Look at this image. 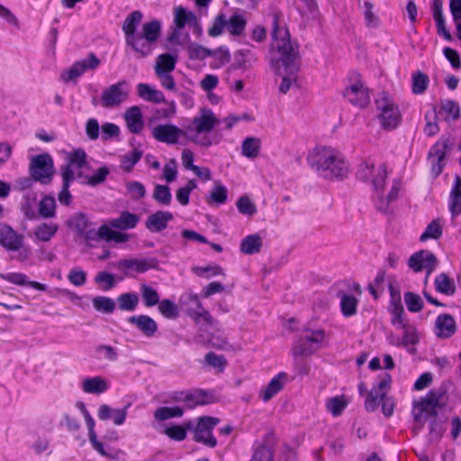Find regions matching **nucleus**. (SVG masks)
Instances as JSON below:
<instances>
[{
    "label": "nucleus",
    "mask_w": 461,
    "mask_h": 461,
    "mask_svg": "<svg viewBox=\"0 0 461 461\" xmlns=\"http://www.w3.org/2000/svg\"><path fill=\"white\" fill-rule=\"evenodd\" d=\"M153 198L160 204L169 205L172 199L170 188L167 185H156L153 192Z\"/></svg>",
    "instance_id": "obj_53"
},
{
    "label": "nucleus",
    "mask_w": 461,
    "mask_h": 461,
    "mask_svg": "<svg viewBox=\"0 0 461 461\" xmlns=\"http://www.w3.org/2000/svg\"><path fill=\"white\" fill-rule=\"evenodd\" d=\"M176 57L172 54L165 53L158 55L154 68L156 75L171 73L176 68Z\"/></svg>",
    "instance_id": "obj_34"
},
{
    "label": "nucleus",
    "mask_w": 461,
    "mask_h": 461,
    "mask_svg": "<svg viewBox=\"0 0 461 461\" xmlns=\"http://www.w3.org/2000/svg\"><path fill=\"white\" fill-rule=\"evenodd\" d=\"M69 226L87 240H95L99 238V229L96 230L95 225L90 222L83 213L74 215L68 221Z\"/></svg>",
    "instance_id": "obj_23"
},
{
    "label": "nucleus",
    "mask_w": 461,
    "mask_h": 461,
    "mask_svg": "<svg viewBox=\"0 0 461 461\" xmlns=\"http://www.w3.org/2000/svg\"><path fill=\"white\" fill-rule=\"evenodd\" d=\"M2 278H4L5 281L14 284V285H28L29 286H31L36 290H39V291H46L47 290L46 285L41 284L36 281L28 282L27 276L22 273H8V274L3 275Z\"/></svg>",
    "instance_id": "obj_37"
},
{
    "label": "nucleus",
    "mask_w": 461,
    "mask_h": 461,
    "mask_svg": "<svg viewBox=\"0 0 461 461\" xmlns=\"http://www.w3.org/2000/svg\"><path fill=\"white\" fill-rule=\"evenodd\" d=\"M173 220L170 212L158 211L148 216L145 225L151 232H159L167 227V223Z\"/></svg>",
    "instance_id": "obj_27"
},
{
    "label": "nucleus",
    "mask_w": 461,
    "mask_h": 461,
    "mask_svg": "<svg viewBox=\"0 0 461 461\" xmlns=\"http://www.w3.org/2000/svg\"><path fill=\"white\" fill-rule=\"evenodd\" d=\"M126 189L131 197L134 200H139L146 195L145 186L138 181H129L126 183Z\"/></svg>",
    "instance_id": "obj_63"
},
{
    "label": "nucleus",
    "mask_w": 461,
    "mask_h": 461,
    "mask_svg": "<svg viewBox=\"0 0 461 461\" xmlns=\"http://www.w3.org/2000/svg\"><path fill=\"white\" fill-rule=\"evenodd\" d=\"M227 188L219 182H215L211 191L210 200L213 203L222 204L227 200Z\"/></svg>",
    "instance_id": "obj_60"
},
{
    "label": "nucleus",
    "mask_w": 461,
    "mask_h": 461,
    "mask_svg": "<svg viewBox=\"0 0 461 461\" xmlns=\"http://www.w3.org/2000/svg\"><path fill=\"white\" fill-rule=\"evenodd\" d=\"M392 377L384 372L377 376L376 384L366 393L365 400V409L373 412L382 405L383 413L385 416H391L394 409V401L387 396V393L391 388Z\"/></svg>",
    "instance_id": "obj_6"
},
{
    "label": "nucleus",
    "mask_w": 461,
    "mask_h": 461,
    "mask_svg": "<svg viewBox=\"0 0 461 461\" xmlns=\"http://www.w3.org/2000/svg\"><path fill=\"white\" fill-rule=\"evenodd\" d=\"M173 15L174 24L178 29H184L185 26L194 27L197 24V18L195 14L183 6L175 7Z\"/></svg>",
    "instance_id": "obj_30"
},
{
    "label": "nucleus",
    "mask_w": 461,
    "mask_h": 461,
    "mask_svg": "<svg viewBox=\"0 0 461 461\" xmlns=\"http://www.w3.org/2000/svg\"><path fill=\"white\" fill-rule=\"evenodd\" d=\"M261 149V141L256 137L246 138L241 145V154L250 159L256 158Z\"/></svg>",
    "instance_id": "obj_38"
},
{
    "label": "nucleus",
    "mask_w": 461,
    "mask_h": 461,
    "mask_svg": "<svg viewBox=\"0 0 461 461\" xmlns=\"http://www.w3.org/2000/svg\"><path fill=\"white\" fill-rule=\"evenodd\" d=\"M204 360L207 365L213 367L217 372H222L227 366V360L223 356L209 352L205 355Z\"/></svg>",
    "instance_id": "obj_57"
},
{
    "label": "nucleus",
    "mask_w": 461,
    "mask_h": 461,
    "mask_svg": "<svg viewBox=\"0 0 461 461\" xmlns=\"http://www.w3.org/2000/svg\"><path fill=\"white\" fill-rule=\"evenodd\" d=\"M375 104L382 127L385 130L395 129L401 122V113L393 101L387 95L382 94Z\"/></svg>",
    "instance_id": "obj_9"
},
{
    "label": "nucleus",
    "mask_w": 461,
    "mask_h": 461,
    "mask_svg": "<svg viewBox=\"0 0 461 461\" xmlns=\"http://www.w3.org/2000/svg\"><path fill=\"white\" fill-rule=\"evenodd\" d=\"M247 24L245 17L240 14H234L226 18V29L232 35H240Z\"/></svg>",
    "instance_id": "obj_42"
},
{
    "label": "nucleus",
    "mask_w": 461,
    "mask_h": 461,
    "mask_svg": "<svg viewBox=\"0 0 461 461\" xmlns=\"http://www.w3.org/2000/svg\"><path fill=\"white\" fill-rule=\"evenodd\" d=\"M57 203L51 195H45L39 203V213L41 217L49 219L56 216Z\"/></svg>",
    "instance_id": "obj_43"
},
{
    "label": "nucleus",
    "mask_w": 461,
    "mask_h": 461,
    "mask_svg": "<svg viewBox=\"0 0 461 461\" xmlns=\"http://www.w3.org/2000/svg\"><path fill=\"white\" fill-rule=\"evenodd\" d=\"M437 266L436 257L429 250H420L412 255L409 259V267L414 272H426L425 284L428 283L429 275L434 271Z\"/></svg>",
    "instance_id": "obj_18"
},
{
    "label": "nucleus",
    "mask_w": 461,
    "mask_h": 461,
    "mask_svg": "<svg viewBox=\"0 0 461 461\" xmlns=\"http://www.w3.org/2000/svg\"><path fill=\"white\" fill-rule=\"evenodd\" d=\"M0 245L11 253L14 260L23 263L32 258V248L24 243V236L3 222H0Z\"/></svg>",
    "instance_id": "obj_8"
},
{
    "label": "nucleus",
    "mask_w": 461,
    "mask_h": 461,
    "mask_svg": "<svg viewBox=\"0 0 461 461\" xmlns=\"http://www.w3.org/2000/svg\"><path fill=\"white\" fill-rule=\"evenodd\" d=\"M29 171L31 176L43 185L51 182L54 175V166L52 158L49 154H40L31 159Z\"/></svg>",
    "instance_id": "obj_11"
},
{
    "label": "nucleus",
    "mask_w": 461,
    "mask_h": 461,
    "mask_svg": "<svg viewBox=\"0 0 461 461\" xmlns=\"http://www.w3.org/2000/svg\"><path fill=\"white\" fill-rule=\"evenodd\" d=\"M94 308L101 312L111 313L115 309V303L112 298L96 296L93 299Z\"/></svg>",
    "instance_id": "obj_52"
},
{
    "label": "nucleus",
    "mask_w": 461,
    "mask_h": 461,
    "mask_svg": "<svg viewBox=\"0 0 461 461\" xmlns=\"http://www.w3.org/2000/svg\"><path fill=\"white\" fill-rule=\"evenodd\" d=\"M142 153L139 150H132L122 158L121 167L125 171H131L134 165L140 159Z\"/></svg>",
    "instance_id": "obj_64"
},
{
    "label": "nucleus",
    "mask_w": 461,
    "mask_h": 461,
    "mask_svg": "<svg viewBox=\"0 0 461 461\" xmlns=\"http://www.w3.org/2000/svg\"><path fill=\"white\" fill-rule=\"evenodd\" d=\"M146 338H152L158 330V323L149 315H133L127 319Z\"/></svg>",
    "instance_id": "obj_24"
},
{
    "label": "nucleus",
    "mask_w": 461,
    "mask_h": 461,
    "mask_svg": "<svg viewBox=\"0 0 461 461\" xmlns=\"http://www.w3.org/2000/svg\"><path fill=\"white\" fill-rule=\"evenodd\" d=\"M449 210L453 219L461 213V179L458 176L456 178L450 192Z\"/></svg>",
    "instance_id": "obj_33"
},
{
    "label": "nucleus",
    "mask_w": 461,
    "mask_h": 461,
    "mask_svg": "<svg viewBox=\"0 0 461 461\" xmlns=\"http://www.w3.org/2000/svg\"><path fill=\"white\" fill-rule=\"evenodd\" d=\"M429 77L425 74L418 71L412 75L411 91L415 95H420L425 92L429 85Z\"/></svg>",
    "instance_id": "obj_51"
},
{
    "label": "nucleus",
    "mask_w": 461,
    "mask_h": 461,
    "mask_svg": "<svg viewBox=\"0 0 461 461\" xmlns=\"http://www.w3.org/2000/svg\"><path fill=\"white\" fill-rule=\"evenodd\" d=\"M357 177L372 186V201L377 211L385 215H393L399 209V202L403 190L401 176L394 177L385 191L384 185L388 176L384 163L373 158H366L357 167Z\"/></svg>",
    "instance_id": "obj_2"
},
{
    "label": "nucleus",
    "mask_w": 461,
    "mask_h": 461,
    "mask_svg": "<svg viewBox=\"0 0 461 461\" xmlns=\"http://www.w3.org/2000/svg\"><path fill=\"white\" fill-rule=\"evenodd\" d=\"M348 404V399L344 395L334 396L327 399L325 406L327 411L333 416L338 417L341 415L343 411Z\"/></svg>",
    "instance_id": "obj_39"
},
{
    "label": "nucleus",
    "mask_w": 461,
    "mask_h": 461,
    "mask_svg": "<svg viewBox=\"0 0 461 461\" xmlns=\"http://www.w3.org/2000/svg\"><path fill=\"white\" fill-rule=\"evenodd\" d=\"M206 394L202 390H196L194 392H186V397L185 399V405L186 408L192 409L198 405L207 404Z\"/></svg>",
    "instance_id": "obj_49"
},
{
    "label": "nucleus",
    "mask_w": 461,
    "mask_h": 461,
    "mask_svg": "<svg viewBox=\"0 0 461 461\" xmlns=\"http://www.w3.org/2000/svg\"><path fill=\"white\" fill-rule=\"evenodd\" d=\"M309 167L321 177L328 180H341L349 171L344 155L331 146H316L308 152Z\"/></svg>",
    "instance_id": "obj_3"
},
{
    "label": "nucleus",
    "mask_w": 461,
    "mask_h": 461,
    "mask_svg": "<svg viewBox=\"0 0 461 461\" xmlns=\"http://www.w3.org/2000/svg\"><path fill=\"white\" fill-rule=\"evenodd\" d=\"M440 408L438 396L429 393L414 404L412 413L417 421H427L437 418Z\"/></svg>",
    "instance_id": "obj_12"
},
{
    "label": "nucleus",
    "mask_w": 461,
    "mask_h": 461,
    "mask_svg": "<svg viewBox=\"0 0 461 461\" xmlns=\"http://www.w3.org/2000/svg\"><path fill=\"white\" fill-rule=\"evenodd\" d=\"M220 123V120L209 108H202L185 129V137L201 147H210L218 141L211 131Z\"/></svg>",
    "instance_id": "obj_4"
},
{
    "label": "nucleus",
    "mask_w": 461,
    "mask_h": 461,
    "mask_svg": "<svg viewBox=\"0 0 461 461\" xmlns=\"http://www.w3.org/2000/svg\"><path fill=\"white\" fill-rule=\"evenodd\" d=\"M456 324L449 314H439L435 321V334L438 338L447 339L455 334Z\"/></svg>",
    "instance_id": "obj_26"
},
{
    "label": "nucleus",
    "mask_w": 461,
    "mask_h": 461,
    "mask_svg": "<svg viewBox=\"0 0 461 461\" xmlns=\"http://www.w3.org/2000/svg\"><path fill=\"white\" fill-rule=\"evenodd\" d=\"M188 55L191 59H204L213 55V51L206 49L197 43H191L187 48Z\"/></svg>",
    "instance_id": "obj_55"
},
{
    "label": "nucleus",
    "mask_w": 461,
    "mask_h": 461,
    "mask_svg": "<svg viewBox=\"0 0 461 461\" xmlns=\"http://www.w3.org/2000/svg\"><path fill=\"white\" fill-rule=\"evenodd\" d=\"M124 119L129 131L132 133H140L144 126L143 115L139 106L128 108L124 113Z\"/></svg>",
    "instance_id": "obj_28"
},
{
    "label": "nucleus",
    "mask_w": 461,
    "mask_h": 461,
    "mask_svg": "<svg viewBox=\"0 0 461 461\" xmlns=\"http://www.w3.org/2000/svg\"><path fill=\"white\" fill-rule=\"evenodd\" d=\"M357 299L351 294H342L340 307L342 314L346 317L352 316L357 312Z\"/></svg>",
    "instance_id": "obj_50"
},
{
    "label": "nucleus",
    "mask_w": 461,
    "mask_h": 461,
    "mask_svg": "<svg viewBox=\"0 0 461 461\" xmlns=\"http://www.w3.org/2000/svg\"><path fill=\"white\" fill-rule=\"evenodd\" d=\"M142 17L143 15L140 11H134L125 18L122 28L125 35V40L139 33L137 29L140 24Z\"/></svg>",
    "instance_id": "obj_35"
},
{
    "label": "nucleus",
    "mask_w": 461,
    "mask_h": 461,
    "mask_svg": "<svg viewBox=\"0 0 461 461\" xmlns=\"http://www.w3.org/2000/svg\"><path fill=\"white\" fill-rule=\"evenodd\" d=\"M405 304L407 305L408 310L411 312H418L424 306L421 297L419 294L411 292L405 293Z\"/></svg>",
    "instance_id": "obj_59"
},
{
    "label": "nucleus",
    "mask_w": 461,
    "mask_h": 461,
    "mask_svg": "<svg viewBox=\"0 0 461 461\" xmlns=\"http://www.w3.org/2000/svg\"><path fill=\"white\" fill-rule=\"evenodd\" d=\"M343 95L351 104L359 108H365L370 103L368 88L361 80H357L347 86Z\"/></svg>",
    "instance_id": "obj_17"
},
{
    "label": "nucleus",
    "mask_w": 461,
    "mask_h": 461,
    "mask_svg": "<svg viewBox=\"0 0 461 461\" xmlns=\"http://www.w3.org/2000/svg\"><path fill=\"white\" fill-rule=\"evenodd\" d=\"M420 338V332L418 330L411 325L405 324V347L408 344H411V347L408 348V352L410 354L415 355L417 353V348L415 347Z\"/></svg>",
    "instance_id": "obj_48"
},
{
    "label": "nucleus",
    "mask_w": 461,
    "mask_h": 461,
    "mask_svg": "<svg viewBox=\"0 0 461 461\" xmlns=\"http://www.w3.org/2000/svg\"><path fill=\"white\" fill-rule=\"evenodd\" d=\"M219 422L218 418L200 417L194 428V440L209 447H214L217 445V440L212 435V430Z\"/></svg>",
    "instance_id": "obj_14"
},
{
    "label": "nucleus",
    "mask_w": 461,
    "mask_h": 461,
    "mask_svg": "<svg viewBox=\"0 0 461 461\" xmlns=\"http://www.w3.org/2000/svg\"><path fill=\"white\" fill-rule=\"evenodd\" d=\"M139 302V296L134 293H124L120 294L117 298L119 309L126 312L135 311Z\"/></svg>",
    "instance_id": "obj_44"
},
{
    "label": "nucleus",
    "mask_w": 461,
    "mask_h": 461,
    "mask_svg": "<svg viewBox=\"0 0 461 461\" xmlns=\"http://www.w3.org/2000/svg\"><path fill=\"white\" fill-rule=\"evenodd\" d=\"M36 202L37 195L35 193L27 191L23 194V202L21 203V210L23 212L24 216L29 220L36 218V212L34 210Z\"/></svg>",
    "instance_id": "obj_40"
},
{
    "label": "nucleus",
    "mask_w": 461,
    "mask_h": 461,
    "mask_svg": "<svg viewBox=\"0 0 461 461\" xmlns=\"http://www.w3.org/2000/svg\"><path fill=\"white\" fill-rule=\"evenodd\" d=\"M162 25L158 20L145 23L141 32L125 40L126 45L136 53V58L141 59L150 55L156 41L161 34Z\"/></svg>",
    "instance_id": "obj_7"
},
{
    "label": "nucleus",
    "mask_w": 461,
    "mask_h": 461,
    "mask_svg": "<svg viewBox=\"0 0 461 461\" xmlns=\"http://www.w3.org/2000/svg\"><path fill=\"white\" fill-rule=\"evenodd\" d=\"M137 94L140 98L146 102L160 104L165 102L164 94L146 83L137 85Z\"/></svg>",
    "instance_id": "obj_31"
},
{
    "label": "nucleus",
    "mask_w": 461,
    "mask_h": 461,
    "mask_svg": "<svg viewBox=\"0 0 461 461\" xmlns=\"http://www.w3.org/2000/svg\"><path fill=\"white\" fill-rule=\"evenodd\" d=\"M271 49L270 64L276 74L282 77L279 91L286 94L296 81L299 70V47L291 41L284 15L274 11L270 16Z\"/></svg>",
    "instance_id": "obj_1"
},
{
    "label": "nucleus",
    "mask_w": 461,
    "mask_h": 461,
    "mask_svg": "<svg viewBox=\"0 0 461 461\" xmlns=\"http://www.w3.org/2000/svg\"><path fill=\"white\" fill-rule=\"evenodd\" d=\"M151 134L158 141L173 145L176 144L182 136H185V130L171 123H166L155 126Z\"/></svg>",
    "instance_id": "obj_21"
},
{
    "label": "nucleus",
    "mask_w": 461,
    "mask_h": 461,
    "mask_svg": "<svg viewBox=\"0 0 461 461\" xmlns=\"http://www.w3.org/2000/svg\"><path fill=\"white\" fill-rule=\"evenodd\" d=\"M140 291L143 303L146 307H153L159 303V294L152 286L146 284H140Z\"/></svg>",
    "instance_id": "obj_45"
},
{
    "label": "nucleus",
    "mask_w": 461,
    "mask_h": 461,
    "mask_svg": "<svg viewBox=\"0 0 461 461\" xmlns=\"http://www.w3.org/2000/svg\"><path fill=\"white\" fill-rule=\"evenodd\" d=\"M159 313L169 320H175L179 316L177 305L169 299L159 301L157 304Z\"/></svg>",
    "instance_id": "obj_46"
},
{
    "label": "nucleus",
    "mask_w": 461,
    "mask_h": 461,
    "mask_svg": "<svg viewBox=\"0 0 461 461\" xmlns=\"http://www.w3.org/2000/svg\"><path fill=\"white\" fill-rule=\"evenodd\" d=\"M128 97V84L122 80L104 88L100 97V103L104 108H114L120 106Z\"/></svg>",
    "instance_id": "obj_13"
},
{
    "label": "nucleus",
    "mask_w": 461,
    "mask_h": 461,
    "mask_svg": "<svg viewBox=\"0 0 461 461\" xmlns=\"http://www.w3.org/2000/svg\"><path fill=\"white\" fill-rule=\"evenodd\" d=\"M449 149V141L446 138H441L431 149L429 154V162L430 164L431 174L434 177L438 176L444 167L445 158Z\"/></svg>",
    "instance_id": "obj_19"
},
{
    "label": "nucleus",
    "mask_w": 461,
    "mask_h": 461,
    "mask_svg": "<svg viewBox=\"0 0 461 461\" xmlns=\"http://www.w3.org/2000/svg\"><path fill=\"white\" fill-rule=\"evenodd\" d=\"M99 65V59L91 53L86 59L75 62L68 70L62 72L61 78L65 82L72 81L82 76L86 70L95 69Z\"/></svg>",
    "instance_id": "obj_20"
},
{
    "label": "nucleus",
    "mask_w": 461,
    "mask_h": 461,
    "mask_svg": "<svg viewBox=\"0 0 461 461\" xmlns=\"http://www.w3.org/2000/svg\"><path fill=\"white\" fill-rule=\"evenodd\" d=\"M95 282L104 291H108L115 286L114 276L105 271H100L95 277Z\"/></svg>",
    "instance_id": "obj_56"
},
{
    "label": "nucleus",
    "mask_w": 461,
    "mask_h": 461,
    "mask_svg": "<svg viewBox=\"0 0 461 461\" xmlns=\"http://www.w3.org/2000/svg\"><path fill=\"white\" fill-rule=\"evenodd\" d=\"M80 387L86 393L102 394L109 390L110 383L100 375L88 376L81 381Z\"/></svg>",
    "instance_id": "obj_25"
},
{
    "label": "nucleus",
    "mask_w": 461,
    "mask_h": 461,
    "mask_svg": "<svg viewBox=\"0 0 461 461\" xmlns=\"http://www.w3.org/2000/svg\"><path fill=\"white\" fill-rule=\"evenodd\" d=\"M59 226L52 222H42L33 229V236L41 242L50 241L57 233Z\"/></svg>",
    "instance_id": "obj_32"
},
{
    "label": "nucleus",
    "mask_w": 461,
    "mask_h": 461,
    "mask_svg": "<svg viewBox=\"0 0 461 461\" xmlns=\"http://www.w3.org/2000/svg\"><path fill=\"white\" fill-rule=\"evenodd\" d=\"M390 304L388 311L391 314V321L393 326L400 330H403V319L402 313L403 308L402 305V296L400 285L394 280H389Z\"/></svg>",
    "instance_id": "obj_16"
},
{
    "label": "nucleus",
    "mask_w": 461,
    "mask_h": 461,
    "mask_svg": "<svg viewBox=\"0 0 461 461\" xmlns=\"http://www.w3.org/2000/svg\"><path fill=\"white\" fill-rule=\"evenodd\" d=\"M262 238L258 234H251L245 237L240 243V251L246 255L258 253L262 248Z\"/></svg>",
    "instance_id": "obj_36"
},
{
    "label": "nucleus",
    "mask_w": 461,
    "mask_h": 461,
    "mask_svg": "<svg viewBox=\"0 0 461 461\" xmlns=\"http://www.w3.org/2000/svg\"><path fill=\"white\" fill-rule=\"evenodd\" d=\"M435 288L438 292L447 295H452L456 291L454 281L443 273L437 276Z\"/></svg>",
    "instance_id": "obj_47"
},
{
    "label": "nucleus",
    "mask_w": 461,
    "mask_h": 461,
    "mask_svg": "<svg viewBox=\"0 0 461 461\" xmlns=\"http://www.w3.org/2000/svg\"><path fill=\"white\" fill-rule=\"evenodd\" d=\"M326 334L323 330H307L302 335L293 348L294 357H309L322 345Z\"/></svg>",
    "instance_id": "obj_10"
},
{
    "label": "nucleus",
    "mask_w": 461,
    "mask_h": 461,
    "mask_svg": "<svg viewBox=\"0 0 461 461\" xmlns=\"http://www.w3.org/2000/svg\"><path fill=\"white\" fill-rule=\"evenodd\" d=\"M68 279L72 285L82 286L86 282V273L81 267H76L69 270Z\"/></svg>",
    "instance_id": "obj_62"
},
{
    "label": "nucleus",
    "mask_w": 461,
    "mask_h": 461,
    "mask_svg": "<svg viewBox=\"0 0 461 461\" xmlns=\"http://www.w3.org/2000/svg\"><path fill=\"white\" fill-rule=\"evenodd\" d=\"M385 280V273L379 271L372 284L368 285V290L374 298H378L384 291V283Z\"/></svg>",
    "instance_id": "obj_61"
},
{
    "label": "nucleus",
    "mask_w": 461,
    "mask_h": 461,
    "mask_svg": "<svg viewBox=\"0 0 461 461\" xmlns=\"http://www.w3.org/2000/svg\"><path fill=\"white\" fill-rule=\"evenodd\" d=\"M140 221V217L128 211H123L117 218L109 220L99 227V238L107 242L125 243L131 236L123 230L134 229Z\"/></svg>",
    "instance_id": "obj_5"
},
{
    "label": "nucleus",
    "mask_w": 461,
    "mask_h": 461,
    "mask_svg": "<svg viewBox=\"0 0 461 461\" xmlns=\"http://www.w3.org/2000/svg\"><path fill=\"white\" fill-rule=\"evenodd\" d=\"M196 183L194 180H189L187 184L177 189L176 197V200L184 206L189 203L190 193L196 188Z\"/></svg>",
    "instance_id": "obj_58"
},
{
    "label": "nucleus",
    "mask_w": 461,
    "mask_h": 461,
    "mask_svg": "<svg viewBox=\"0 0 461 461\" xmlns=\"http://www.w3.org/2000/svg\"><path fill=\"white\" fill-rule=\"evenodd\" d=\"M286 380L287 375L285 373H279L266 387L261 389L259 394L260 398L264 402H268L283 389Z\"/></svg>",
    "instance_id": "obj_29"
},
{
    "label": "nucleus",
    "mask_w": 461,
    "mask_h": 461,
    "mask_svg": "<svg viewBox=\"0 0 461 461\" xmlns=\"http://www.w3.org/2000/svg\"><path fill=\"white\" fill-rule=\"evenodd\" d=\"M113 266L123 272L125 276H131L132 273H145L155 267V261L147 258L121 259L113 263Z\"/></svg>",
    "instance_id": "obj_22"
},
{
    "label": "nucleus",
    "mask_w": 461,
    "mask_h": 461,
    "mask_svg": "<svg viewBox=\"0 0 461 461\" xmlns=\"http://www.w3.org/2000/svg\"><path fill=\"white\" fill-rule=\"evenodd\" d=\"M184 414L183 408L179 406L159 407L154 411V418L157 421H164L171 418H179Z\"/></svg>",
    "instance_id": "obj_41"
},
{
    "label": "nucleus",
    "mask_w": 461,
    "mask_h": 461,
    "mask_svg": "<svg viewBox=\"0 0 461 461\" xmlns=\"http://www.w3.org/2000/svg\"><path fill=\"white\" fill-rule=\"evenodd\" d=\"M442 235V225L439 220L432 221L426 228L425 231L421 234L420 240L421 241L429 239L438 240Z\"/></svg>",
    "instance_id": "obj_54"
},
{
    "label": "nucleus",
    "mask_w": 461,
    "mask_h": 461,
    "mask_svg": "<svg viewBox=\"0 0 461 461\" xmlns=\"http://www.w3.org/2000/svg\"><path fill=\"white\" fill-rule=\"evenodd\" d=\"M87 167L86 154L81 149H76L69 153L68 157V164L62 167V179L74 181L83 176L82 170Z\"/></svg>",
    "instance_id": "obj_15"
}]
</instances>
